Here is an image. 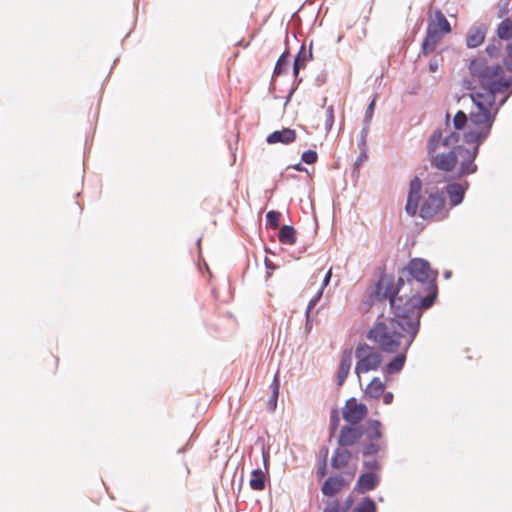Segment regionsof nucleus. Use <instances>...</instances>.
Returning a JSON list of instances; mask_svg holds the SVG:
<instances>
[{
  "label": "nucleus",
  "instance_id": "obj_1",
  "mask_svg": "<svg viewBox=\"0 0 512 512\" xmlns=\"http://www.w3.org/2000/svg\"><path fill=\"white\" fill-rule=\"evenodd\" d=\"M377 280L368 289L366 303L373 305L388 301L390 313L407 319L418 317L435 305L439 295V271L422 257H413L397 268V279L394 273H388L386 266L376 268Z\"/></svg>",
  "mask_w": 512,
  "mask_h": 512
},
{
  "label": "nucleus",
  "instance_id": "obj_2",
  "mask_svg": "<svg viewBox=\"0 0 512 512\" xmlns=\"http://www.w3.org/2000/svg\"><path fill=\"white\" fill-rule=\"evenodd\" d=\"M383 318L384 313L381 312L366 332V338L377 344L381 352L396 353L381 368L384 379L388 381L405 367L407 353L420 332L421 322L418 317L412 320L392 315L387 321Z\"/></svg>",
  "mask_w": 512,
  "mask_h": 512
},
{
  "label": "nucleus",
  "instance_id": "obj_3",
  "mask_svg": "<svg viewBox=\"0 0 512 512\" xmlns=\"http://www.w3.org/2000/svg\"><path fill=\"white\" fill-rule=\"evenodd\" d=\"M468 71L483 90L468 94L472 104L476 109L487 112L495 121L500 109L512 96V85H507L502 66L500 63H489L484 54L479 53L470 59Z\"/></svg>",
  "mask_w": 512,
  "mask_h": 512
},
{
  "label": "nucleus",
  "instance_id": "obj_4",
  "mask_svg": "<svg viewBox=\"0 0 512 512\" xmlns=\"http://www.w3.org/2000/svg\"><path fill=\"white\" fill-rule=\"evenodd\" d=\"M363 438L357 448L363 458L375 457L380 453H386L387 440L384 439L383 424L378 419L368 418L362 424Z\"/></svg>",
  "mask_w": 512,
  "mask_h": 512
},
{
  "label": "nucleus",
  "instance_id": "obj_5",
  "mask_svg": "<svg viewBox=\"0 0 512 512\" xmlns=\"http://www.w3.org/2000/svg\"><path fill=\"white\" fill-rule=\"evenodd\" d=\"M441 140V128L435 129L427 140V156L431 167L445 172L446 175L455 172L457 167V146L452 147L448 152L437 153Z\"/></svg>",
  "mask_w": 512,
  "mask_h": 512
},
{
  "label": "nucleus",
  "instance_id": "obj_6",
  "mask_svg": "<svg viewBox=\"0 0 512 512\" xmlns=\"http://www.w3.org/2000/svg\"><path fill=\"white\" fill-rule=\"evenodd\" d=\"M322 512H378L376 501L370 496H363L355 502L354 496L349 494L343 501L338 498L323 500Z\"/></svg>",
  "mask_w": 512,
  "mask_h": 512
},
{
  "label": "nucleus",
  "instance_id": "obj_7",
  "mask_svg": "<svg viewBox=\"0 0 512 512\" xmlns=\"http://www.w3.org/2000/svg\"><path fill=\"white\" fill-rule=\"evenodd\" d=\"M469 120L478 129L464 131L462 134L463 142L467 145H482L490 136L495 121L487 112L478 109L469 113Z\"/></svg>",
  "mask_w": 512,
  "mask_h": 512
},
{
  "label": "nucleus",
  "instance_id": "obj_8",
  "mask_svg": "<svg viewBox=\"0 0 512 512\" xmlns=\"http://www.w3.org/2000/svg\"><path fill=\"white\" fill-rule=\"evenodd\" d=\"M416 216L425 221L437 219L444 220L449 217V209L447 208L446 198L443 193L437 189L428 194L422 204H419V210Z\"/></svg>",
  "mask_w": 512,
  "mask_h": 512
},
{
  "label": "nucleus",
  "instance_id": "obj_9",
  "mask_svg": "<svg viewBox=\"0 0 512 512\" xmlns=\"http://www.w3.org/2000/svg\"><path fill=\"white\" fill-rule=\"evenodd\" d=\"M444 181L445 185L439 191L446 198L450 211L464 202L470 182L466 178H456L453 174L445 175Z\"/></svg>",
  "mask_w": 512,
  "mask_h": 512
},
{
  "label": "nucleus",
  "instance_id": "obj_10",
  "mask_svg": "<svg viewBox=\"0 0 512 512\" xmlns=\"http://www.w3.org/2000/svg\"><path fill=\"white\" fill-rule=\"evenodd\" d=\"M355 358L357 360L355 366V373L357 375L369 371H376L381 367L383 362L382 353L365 342H360L356 346Z\"/></svg>",
  "mask_w": 512,
  "mask_h": 512
},
{
  "label": "nucleus",
  "instance_id": "obj_11",
  "mask_svg": "<svg viewBox=\"0 0 512 512\" xmlns=\"http://www.w3.org/2000/svg\"><path fill=\"white\" fill-rule=\"evenodd\" d=\"M341 414L346 423L363 424L368 416V407L356 397H350L342 407Z\"/></svg>",
  "mask_w": 512,
  "mask_h": 512
},
{
  "label": "nucleus",
  "instance_id": "obj_12",
  "mask_svg": "<svg viewBox=\"0 0 512 512\" xmlns=\"http://www.w3.org/2000/svg\"><path fill=\"white\" fill-rule=\"evenodd\" d=\"M423 199V183L418 175H415L408 186L406 204L404 210L410 217H415L419 210V204Z\"/></svg>",
  "mask_w": 512,
  "mask_h": 512
},
{
  "label": "nucleus",
  "instance_id": "obj_13",
  "mask_svg": "<svg viewBox=\"0 0 512 512\" xmlns=\"http://www.w3.org/2000/svg\"><path fill=\"white\" fill-rule=\"evenodd\" d=\"M363 426L362 424L346 423L343 425L337 437L338 446L353 447L361 443L363 438Z\"/></svg>",
  "mask_w": 512,
  "mask_h": 512
},
{
  "label": "nucleus",
  "instance_id": "obj_14",
  "mask_svg": "<svg viewBox=\"0 0 512 512\" xmlns=\"http://www.w3.org/2000/svg\"><path fill=\"white\" fill-rule=\"evenodd\" d=\"M381 482L380 474L375 471H361L353 488V492L365 495L375 490Z\"/></svg>",
  "mask_w": 512,
  "mask_h": 512
},
{
  "label": "nucleus",
  "instance_id": "obj_15",
  "mask_svg": "<svg viewBox=\"0 0 512 512\" xmlns=\"http://www.w3.org/2000/svg\"><path fill=\"white\" fill-rule=\"evenodd\" d=\"M426 31L441 38L451 33V24L441 9L435 8L433 10V17L430 16Z\"/></svg>",
  "mask_w": 512,
  "mask_h": 512
},
{
  "label": "nucleus",
  "instance_id": "obj_16",
  "mask_svg": "<svg viewBox=\"0 0 512 512\" xmlns=\"http://www.w3.org/2000/svg\"><path fill=\"white\" fill-rule=\"evenodd\" d=\"M348 484L349 482L342 474L336 473L328 476L323 481L320 489L323 496L327 497V499H333L336 498V495L347 487Z\"/></svg>",
  "mask_w": 512,
  "mask_h": 512
},
{
  "label": "nucleus",
  "instance_id": "obj_17",
  "mask_svg": "<svg viewBox=\"0 0 512 512\" xmlns=\"http://www.w3.org/2000/svg\"><path fill=\"white\" fill-rule=\"evenodd\" d=\"M457 153V167L453 175L456 178H466L469 175H473L478 171V165L476 159L469 154Z\"/></svg>",
  "mask_w": 512,
  "mask_h": 512
},
{
  "label": "nucleus",
  "instance_id": "obj_18",
  "mask_svg": "<svg viewBox=\"0 0 512 512\" xmlns=\"http://www.w3.org/2000/svg\"><path fill=\"white\" fill-rule=\"evenodd\" d=\"M297 133L296 130L290 127H283L280 130H274L266 136L267 144H283L289 145L296 141Z\"/></svg>",
  "mask_w": 512,
  "mask_h": 512
},
{
  "label": "nucleus",
  "instance_id": "obj_19",
  "mask_svg": "<svg viewBox=\"0 0 512 512\" xmlns=\"http://www.w3.org/2000/svg\"><path fill=\"white\" fill-rule=\"evenodd\" d=\"M486 33L487 28L484 24L471 26L465 38L466 47L468 49H475L481 46L485 41Z\"/></svg>",
  "mask_w": 512,
  "mask_h": 512
},
{
  "label": "nucleus",
  "instance_id": "obj_20",
  "mask_svg": "<svg viewBox=\"0 0 512 512\" xmlns=\"http://www.w3.org/2000/svg\"><path fill=\"white\" fill-rule=\"evenodd\" d=\"M353 457L352 451L348 447L338 446L334 449L330 459V465L333 469L339 470L348 466Z\"/></svg>",
  "mask_w": 512,
  "mask_h": 512
},
{
  "label": "nucleus",
  "instance_id": "obj_21",
  "mask_svg": "<svg viewBox=\"0 0 512 512\" xmlns=\"http://www.w3.org/2000/svg\"><path fill=\"white\" fill-rule=\"evenodd\" d=\"M352 366V349L348 348L342 352L339 368L337 372V386L340 387L344 384L348 377Z\"/></svg>",
  "mask_w": 512,
  "mask_h": 512
},
{
  "label": "nucleus",
  "instance_id": "obj_22",
  "mask_svg": "<svg viewBox=\"0 0 512 512\" xmlns=\"http://www.w3.org/2000/svg\"><path fill=\"white\" fill-rule=\"evenodd\" d=\"M270 480L269 471L255 468L250 473L249 486L253 491H263Z\"/></svg>",
  "mask_w": 512,
  "mask_h": 512
},
{
  "label": "nucleus",
  "instance_id": "obj_23",
  "mask_svg": "<svg viewBox=\"0 0 512 512\" xmlns=\"http://www.w3.org/2000/svg\"><path fill=\"white\" fill-rule=\"evenodd\" d=\"M290 58H291V54H290L289 50L286 48L276 61V64H275V67L273 70V75L271 78L270 88L272 87L274 78L276 76H281V75L288 73L289 66H290Z\"/></svg>",
  "mask_w": 512,
  "mask_h": 512
},
{
  "label": "nucleus",
  "instance_id": "obj_24",
  "mask_svg": "<svg viewBox=\"0 0 512 512\" xmlns=\"http://www.w3.org/2000/svg\"><path fill=\"white\" fill-rule=\"evenodd\" d=\"M313 41L310 42L309 49H306L305 44H302L296 53L293 61V65L295 68H305L307 63L313 59L312 52Z\"/></svg>",
  "mask_w": 512,
  "mask_h": 512
},
{
  "label": "nucleus",
  "instance_id": "obj_25",
  "mask_svg": "<svg viewBox=\"0 0 512 512\" xmlns=\"http://www.w3.org/2000/svg\"><path fill=\"white\" fill-rule=\"evenodd\" d=\"M440 39L441 37L426 31V34L421 43V49L418 54V58L422 56H428L429 54L433 53Z\"/></svg>",
  "mask_w": 512,
  "mask_h": 512
},
{
  "label": "nucleus",
  "instance_id": "obj_26",
  "mask_svg": "<svg viewBox=\"0 0 512 512\" xmlns=\"http://www.w3.org/2000/svg\"><path fill=\"white\" fill-rule=\"evenodd\" d=\"M278 240L283 245H294L297 242V230L292 225H283L278 231Z\"/></svg>",
  "mask_w": 512,
  "mask_h": 512
},
{
  "label": "nucleus",
  "instance_id": "obj_27",
  "mask_svg": "<svg viewBox=\"0 0 512 512\" xmlns=\"http://www.w3.org/2000/svg\"><path fill=\"white\" fill-rule=\"evenodd\" d=\"M385 383L380 380L379 377H374L367 385L364 393L371 399H378L384 393Z\"/></svg>",
  "mask_w": 512,
  "mask_h": 512
},
{
  "label": "nucleus",
  "instance_id": "obj_28",
  "mask_svg": "<svg viewBox=\"0 0 512 512\" xmlns=\"http://www.w3.org/2000/svg\"><path fill=\"white\" fill-rule=\"evenodd\" d=\"M487 54L484 55L489 63H500L498 59L501 57V43L493 39L485 48Z\"/></svg>",
  "mask_w": 512,
  "mask_h": 512
},
{
  "label": "nucleus",
  "instance_id": "obj_29",
  "mask_svg": "<svg viewBox=\"0 0 512 512\" xmlns=\"http://www.w3.org/2000/svg\"><path fill=\"white\" fill-rule=\"evenodd\" d=\"M499 40L509 41L512 39V20L510 18L503 19L496 29Z\"/></svg>",
  "mask_w": 512,
  "mask_h": 512
},
{
  "label": "nucleus",
  "instance_id": "obj_30",
  "mask_svg": "<svg viewBox=\"0 0 512 512\" xmlns=\"http://www.w3.org/2000/svg\"><path fill=\"white\" fill-rule=\"evenodd\" d=\"M270 388H271V395L268 399L267 407L270 411H274L277 407L279 390H280V379H279L278 374L274 375V378L271 382Z\"/></svg>",
  "mask_w": 512,
  "mask_h": 512
},
{
  "label": "nucleus",
  "instance_id": "obj_31",
  "mask_svg": "<svg viewBox=\"0 0 512 512\" xmlns=\"http://www.w3.org/2000/svg\"><path fill=\"white\" fill-rule=\"evenodd\" d=\"M303 68H295V66H292V74H293V83L291 85V88L289 89L286 97H285V103H284V106H286L292 99L294 93L296 92V90L298 89L299 85L302 83L303 81V78L300 76V71L302 70Z\"/></svg>",
  "mask_w": 512,
  "mask_h": 512
},
{
  "label": "nucleus",
  "instance_id": "obj_32",
  "mask_svg": "<svg viewBox=\"0 0 512 512\" xmlns=\"http://www.w3.org/2000/svg\"><path fill=\"white\" fill-rule=\"evenodd\" d=\"M340 426V412L338 408L332 407L330 412V420H329V426H328V433L329 437L332 438L335 436L336 432L338 431Z\"/></svg>",
  "mask_w": 512,
  "mask_h": 512
},
{
  "label": "nucleus",
  "instance_id": "obj_33",
  "mask_svg": "<svg viewBox=\"0 0 512 512\" xmlns=\"http://www.w3.org/2000/svg\"><path fill=\"white\" fill-rule=\"evenodd\" d=\"M469 120V115H467L463 110H458L453 119L452 125L455 130H464L467 127Z\"/></svg>",
  "mask_w": 512,
  "mask_h": 512
},
{
  "label": "nucleus",
  "instance_id": "obj_34",
  "mask_svg": "<svg viewBox=\"0 0 512 512\" xmlns=\"http://www.w3.org/2000/svg\"><path fill=\"white\" fill-rule=\"evenodd\" d=\"M376 102H377V95H374L367 105V108H366V111L364 114V118H363L362 128H366L367 130H369V127H370V124H371V121H372V118L374 115Z\"/></svg>",
  "mask_w": 512,
  "mask_h": 512
},
{
  "label": "nucleus",
  "instance_id": "obj_35",
  "mask_svg": "<svg viewBox=\"0 0 512 512\" xmlns=\"http://www.w3.org/2000/svg\"><path fill=\"white\" fill-rule=\"evenodd\" d=\"M258 444L261 445L263 467L266 471H269L270 446L265 444L264 439L262 437L257 438L256 445Z\"/></svg>",
  "mask_w": 512,
  "mask_h": 512
},
{
  "label": "nucleus",
  "instance_id": "obj_36",
  "mask_svg": "<svg viewBox=\"0 0 512 512\" xmlns=\"http://www.w3.org/2000/svg\"><path fill=\"white\" fill-rule=\"evenodd\" d=\"M282 213L277 210H270L266 213V228H277L279 226Z\"/></svg>",
  "mask_w": 512,
  "mask_h": 512
},
{
  "label": "nucleus",
  "instance_id": "obj_37",
  "mask_svg": "<svg viewBox=\"0 0 512 512\" xmlns=\"http://www.w3.org/2000/svg\"><path fill=\"white\" fill-rule=\"evenodd\" d=\"M444 63L443 51L436 52L428 63V70L430 73H434L438 70L439 66Z\"/></svg>",
  "mask_w": 512,
  "mask_h": 512
},
{
  "label": "nucleus",
  "instance_id": "obj_38",
  "mask_svg": "<svg viewBox=\"0 0 512 512\" xmlns=\"http://www.w3.org/2000/svg\"><path fill=\"white\" fill-rule=\"evenodd\" d=\"M369 460H363L362 467L364 468L363 471H375L379 474V472L382 469V463L377 458H372Z\"/></svg>",
  "mask_w": 512,
  "mask_h": 512
},
{
  "label": "nucleus",
  "instance_id": "obj_39",
  "mask_svg": "<svg viewBox=\"0 0 512 512\" xmlns=\"http://www.w3.org/2000/svg\"><path fill=\"white\" fill-rule=\"evenodd\" d=\"M317 161H318V153L314 149L305 150L301 154V162H303L306 165L315 164Z\"/></svg>",
  "mask_w": 512,
  "mask_h": 512
},
{
  "label": "nucleus",
  "instance_id": "obj_40",
  "mask_svg": "<svg viewBox=\"0 0 512 512\" xmlns=\"http://www.w3.org/2000/svg\"><path fill=\"white\" fill-rule=\"evenodd\" d=\"M471 145H472L471 147H466L465 145L457 146L458 153L459 154L460 153L469 154L473 158L477 159L481 145H478V144H471Z\"/></svg>",
  "mask_w": 512,
  "mask_h": 512
},
{
  "label": "nucleus",
  "instance_id": "obj_41",
  "mask_svg": "<svg viewBox=\"0 0 512 512\" xmlns=\"http://www.w3.org/2000/svg\"><path fill=\"white\" fill-rule=\"evenodd\" d=\"M476 82L478 83V81L471 75V78H463L462 81H461V87L465 90H468L470 91V93L472 92H478L476 90L477 88V85H476ZM480 92H483V90L481 89Z\"/></svg>",
  "mask_w": 512,
  "mask_h": 512
},
{
  "label": "nucleus",
  "instance_id": "obj_42",
  "mask_svg": "<svg viewBox=\"0 0 512 512\" xmlns=\"http://www.w3.org/2000/svg\"><path fill=\"white\" fill-rule=\"evenodd\" d=\"M368 134H369V130H367L366 128H362L361 129L360 135H359V139H358V143H357V146H358V149H359L360 152H362L363 150L367 151V137H368Z\"/></svg>",
  "mask_w": 512,
  "mask_h": 512
},
{
  "label": "nucleus",
  "instance_id": "obj_43",
  "mask_svg": "<svg viewBox=\"0 0 512 512\" xmlns=\"http://www.w3.org/2000/svg\"><path fill=\"white\" fill-rule=\"evenodd\" d=\"M323 296L322 289H318L315 295L309 300L307 307L305 309L306 312L311 313L314 307L319 303Z\"/></svg>",
  "mask_w": 512,
  "mask_h": 512
},
{
  "label": "nucleus",
  "instance_id": "obj_44",
  "mask_svg": "<svg viewBox=\"0 0 512 512\" xmlns=\"http://www.w3.org/2000/svg\"><path fill=\"white\" fill-rule=\"evenodd\" d=\"M334 125V107L330 105L326 109V120H325V128L327 131H330Z\"/></svg>",
  "mask_w": 512,
  "mask_h": 512
},
{
  "label": "nucleus",
  "instance_id": "obj_45",
  "mask_svg": "<svg viewBox=\"0 0 512 512\" xmlns=\"http://www.w3.org/2000/svg\"><path fill=\"white\" fill-rule=\"evenodd\" d=\"M328 473V464L324 461H318L316 469V478L318 481L322 480Z\"/></svg>",
  "mask_w": 512,
  "mask_h": 512
},
{
  "label": "nucleus",
  "instance_id": "obj_46",
  "mask_svg": "<svg viewBox=\"0 0 512 512\" xmlns=\"http://www.w3.org/2000/svg\"><path fill=\"white\" fill-rule=\"evenodd\" d=\"M460 131L461 130H453V131H449L447 133V136L449 137V139L451 140V142L453 143V147L454 146H461L462 144H459V141L461 139V134H460Z\"/></svg>",
  "mask_w": 512,
  "mask_h": 512
},
{
  "label": "nucleus",
  "instance_id": "obj_47",
  "mask_svg": "<svg viewBox=\"0 0 512 512\" xmlns=\"http://www.w3.org/2000/svg\"><path fill=\"white\" fill-rule=\"evenodd\" d=\"M313 328V320L311 318V313L305 311V325L304 330L306 335H309Z\"/></svg>",
  "mask_w": 512,
  "mask_h": 512
},
{
  "label": "nucleus",
  "instance_id": "obj_48",
  "mask_svg": "<svg viewBox=\"0 0 512 512\" xmlns=\"http://www.w3.org/2000/svg\"><path fill=\"white\" fill-rule=\"evenodd\" d=\"M327 82V73L322 71L314 79V85L317 87L323 86Z\"/></svg>",
  "mask_w": 512,
  "mask_h": 512
},
{
  "label": "nucleus",
  "instance_id": "obj_49",
  "mask_svg": "<svg viewBox=\"0 0 512 512\" xmlns=\"http://www.w3.org/2000/svg\"><path fill=\"white\" fill-rule=\"evenodd\" d=\"M368 158V154H367V151H362L359 153V155L357 156L355 162H354V169L355 170L357 167L361 166Z\"/></svg>",
  "mask_w": 512,
  "mask_h": 512
},
{
  "label": "nucleus",
  "instance_id": "obj_50",
  "mask_svg": "<svg viewBox=\"0 0 512 512\" xmlns=\"http://www.w3.org/2000/svg\"><path fill=\"white\" fill-rule=\"evenodd\" d=\"M500 65L502 66V69L504 70V68L512 73V58L508 57V56H505L502 58V63H500Z\"/></svg>",
  "mask_w": 512,
  "mask_h": 512
},
{
  "label": "nucleus",
  "instance_id": "obj_51",
  "mask_svg": "<svg viewBox=\"0 0 512 512\" xmlns=\"http://www.w3.org/2000/svg\"><path fill=\"white\" fill-rule=\"evenodd\" d=\"M329 448L326 445L321 446L319 450V461L328 462Z\"/></svg>",
  "mask_w": 512,
  "mask_h": 512
},
{
  "label": "nucleus",
  "instance_id": "obj_52",
  "mask_svg": "<svg viewBox=\"0 0 512 512\" xmlns=\"http://www.w3.org/2000/svg\"><path fill=\"white\" fill-rule=\"evenodd\" d=\"M381 396H382L383 403L385 405L392 404V402L394 400V394L391 391L384 390V393Z\"/></svg>",
  "mask_w": 512,
  "mask_h": 512
},
{
  "label": "nucleus",
  "instance_id": "obj_53",
  "mask_svg": "<svg viewBox=\"0 0 512 512\" xmlns=\"http://www.w3.org/2000/svg\"><path fill=\"white\" fill-rule=\"evenodd\" d=\"M288 169H293V170H296L297 172H306L308 173V169L303 165V162H298V163H295V164H291V165H288L287 168Z\"/></svg>",
  "mask_w": 512,
  "mask_h": 512
},
{
  "label": "nucleus",
  "instance_id": "obj_54",
  "mask_svg": "<svg viewBox=\"0 0 512 512\" xmlns=\"http://www.w3.org/2000/svg\"><path fill=\"white\" fill-rule=\"evenodd\" d=\"M440 145H442L445 148H449V150L453 147V143L449 139V137L446 135L443 137V129L441 128V140Z\"/></svg>",
  "mask_w": 512,
  "mask_h": 512
},
{
  "label": "nucleus",
  "instance_id": "obj_55",
  "mask_svg": "<svg viewBox=\"0 0 512 512\" xmlns=\"http://www.w3.org/2000/svg\"><path fill=\"white\" fill-rule=\"evenodd\" d=\"M331 276H332V272L331 270H328L323 278V281H322V284H321V287L319 289H322V291H324V289L329 285L330 283V280H331Z\"/></svg>",
  "mask_w": 512,
  "mask_h": 512
},
{
  "label": "nucleus",
  "instance_id": "obj_56",
  "mask_svg": "<svg viewBox=\"0 0 512 512\" xmlns=\"http://www.w3.org/2000/svg\"><path fill=\"white\" fill-rule=\"evenodd\" d=\"M192 447V443H191V439H189L185 445H183L182 447H180L178 450H177V454H182V453H185L187 452L188 450H190Z\"/></svg>",
  "mask_w": 512,
  "mask_h": 512
},
{
  "label": "nucleus",
  "instance_id": "obj_57",
  "mask_svg": "<svg viewBox=\"0 0 512 512\" xmlns=\"http://www.w3.org/2000/svg\"><path fill=\"white\" fill-rule=\"evenodd\" d=\"M451 123H452L451 115H450L449 111H447L445 114V119H444V127H445L444 130H450Z\"/></svg>",
  "mask_w": 512,
  "mask_h": 512
},
{
  "label": "nucleus",
  "instance_id": "obj_58",
  "mask_svg": "<svg viewBox=\"0 0 512 512\" xmlns=\"http://www.w3.org/2000/svg\"><path fill=\"white\" fill-rule=\"evenodd\" d=\"M510 0H506L503 4V6L498 10V17L501 18L504 14L508 11V5Z\"/></svg>",
  "mask_w": 512,
  "mask_h": 512
},
{
  "label": "nucleus",
  "instance_id": "obj_59",
  "mask_svg": "<svg viewBox=\"0 0 512 512\" xmlns=\"http://www.w3.org/2000/svg\"><path fill=\"white\" fill-rule=\"evenodd\" d=\"M265 267L268 270H274L276 268V265L267 257H265Z\"/></svg>",
  "mask_w": 512,
  "mask_h": 512
},
{
  "label": "nucleus",
  "instance_id": "obj_60",
  "mask_svg": "<svg viewBox=\"0 0 512 512\" xmlns=\"http://www.w3.org/2000/svg\"><path fill=\"white\" fill-rule=\"evenodd\" d=\"M506 56L512 58V41L506 45Z\"/></svg>",
  "mask_w": 512,
  "mask_h": 512
},
{
  "label": "nucleus",
  "instance_id": "obj_61",
  "mask_svg": "<svg viewBox=\"0 0 512 512\" xmlns=\"http://www.w3.org/2000/svg\"><path fill=\"white\" fill-rule=\"evenodd\" d=\"M504 79L507 81V85L508 84H511L512 85V74H506L504 72Z\"/></svg>",
  "mask_w": 512,
  "mask_h": 512
},
{
  "label": "nucleus",
  "instance_id": "obj_62",
  "mask_svg": "<svg viewBox=\"0 0 512 512\" xmlns=\"http://www.w3.org/2000/svg\"><path fill=\"white\" fill-rule=\"evenodd\" d=\"M443 276L445 279H450L452 277V271L451 270H445L443 273Z\"/></svg>",
  "mask_w": 512,
  "mask_h": 512
},
{
  "label": "nucleus",
  "instance_id": "obj_63",
  "mask_svg": "<svg viewBox=\"0 0 512 512\" xmlns=\"http://www.w3.org/2000/svg\"><path fill=\"white\" fill-rule=\"evenodd\" d=\"M326 102H327V97H324L323 101H322V107H324L326 105Z\"/></svg>",
  "mask_w": 512,
  "mask_h": 512
},
{
  "label": "nucleus",
  "instance_id": "obj_64",
  "mask_svg": "<svg viewBox=\"0 0 512 512\" xmlns=\"http://www.w3.org/2000/svg\"><path fill=\"white\" fill-rule=\"evenodd\" d=\"M184 465H185V468H186L187 473H190V469H189V467H188V465H187V463H186V462H184Z\"/></svg>",
  "mask_w": 512,
  "mask_h": 512
}]
</instances>
